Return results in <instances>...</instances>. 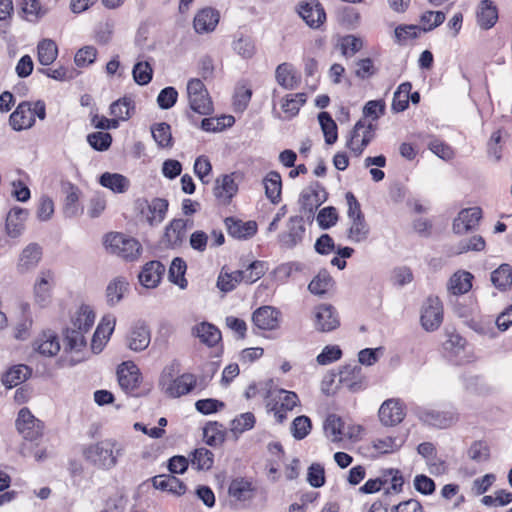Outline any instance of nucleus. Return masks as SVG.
<instances>
[{"label":"nucleus","instance_id":"obj_14","mask_svg":"<svg viewBox=\"0 0 512 512\" xmlns=\"http://www.w3.org/2000/svg\"><path fill=\"white\" fill-rule=\"evenodd\" d=\"M281 312L273 306H262L252 314L253 324L260 330H275L280 325Z\"/></svg>","mask_w":512,"mask_h":512},{"label":"nucleus","instance_id":"obj_19","mask_svg":"<svg viewBox=\"0 0 512 512\" xmlns=\"http://www.w3.org/2000/svg\"><path fill=\"white\" fill-rule=\"evenodd\" d=\"M187 220L182 218L173 219L166 226L162 243L166 248L175 249L183 243L186 237Z\"/></svg>","mask_w":512,"mask_h":512},{"label":"nucleus","instance_id":"obj_62","mask_svg":"<svg viewBox=\"0 0 512 512\" xmlns=\"http://www.w3.org/2000/svg\"><path fill=\"white\" fill-rule=\"evenodd\" d=\"M372 443L375 450L379 453L386 454L398 450L402 446L403 441H397L396 438L387 436L375 439Z\"/></svg>","mask_w":512,"mask_h":512},{"label":"nucleus","instance_id":"obj_30","mask_svg":"<svg viewBox=\"0 0 512 512\" xmlns=\"http://www.w3.org/2000/svg\"><path fill=\"white\" fill-rule=\"evenodd\" d=\"M165 272V266L157 260L146 263L139 274L140 283L146 288H154L159 283Z\"/></svg>","mask_w":512,"mask_h":512},{"label":"nucleus","instance_id":"obj_48","mask_svg":"<svg viewBox=\"0 0 512 512\" xmlns=\"http://www.w3.org/2000/svg\"><path fill=\"white\" fill-rule=\"evenodd\" d=\"M38 60L42 65H50L57 58L58 48L54 41L44 39L38 44Z\"/></svg>","mask_w":512,"mask_h":512},{"label":"nucleus","instance_id":"obj_35","mask_svg":"<svg viewBox=\"0 0 512 512\" xmlns=\"http://www.w3.org/2000/svg\"><path fill=\"white\" fill-rule=\"evenodd\" d=\"M266 197L273 203L277 204L281 200L282 179L277 171H270L263 179Z\"/></svg>","mask_w":512,"mask_h":512},{"label":"nucleus","instance_id":"obj_63","mask_svg":"<svg viewBox=\"0 0 512 512\" xmlns=\"http://www.w3.org/2000/svg\"><path fill=\"white\" fill-rule=\"evenodd\" d=\"M233 50L245 59L251 58L255 53L253 41L249 37L240 36L233 42Z\"/></svg>","mask_w":512,"mask_h":512},{"label":"nucleus","instance_id":"obj_15","mask_svg":"<svg viewBox=\"0 0 512 512\" xmlns=\"http://www.w3.org/2000/svg\"><path fill=\"white\" fill-rule=\"evenodd\" d=\"M405 411L399 399H388L379 408V419L385 426H395L403 421Z\"/></svg>","mask_w":512,"mask_h":512},{"label":"nucleus","instance_id":"obj_58","mask_svg":"<svg viewBox=\"0 0 512 512\" xmlns=\"http://www.w3.org/2000/svg\"><path fill=\"white\" fill-rule=\"evenodd\" d=\"M255 416L251 412L242 413L231 421V431L237 436L252 429L255 425Z\"/></svg>","mask_w":512,"mask_h":512},{"label":"nucleus","instance_id":"obj_5","mask_svg":"<svg viewBox=\"0 0 512 512\" xmlns=\"http://www.w3.org/2000/svg\"><path fill=\"white\" fill-rule=\"evenodd\" d=\"M190 108L200 114L209 115L213 112V103L209 93L200 79H191L187 84Z\"/></svg>","mask_w":512,"mask_h":512},{"label":"nucleus","instance_id":"obj_9","mask_svg":"<svg viewBox=\"0 0 512 512\" xmlns=\"http://www.w3.org/2000/svg\"><path fill=\"white\" fill-rule=\"evenodd\" d=\"M415 414L424 424L439 429L448 428L458 420L457 413L452 410L439 411L435 409L417 407L415 409Z\"/></svg>","mask_w":512,"mask_h":512},{"label":"nucleus","instance_id":"obj_21","mask_svg":"<svg viewBox=\"0 0 512 512\" xmlns=\"http://www.w3.org/2000/svg\"><path fill=\"white\" fill-rule=\"evenodd\" d=\"M35 122L32 104L21 102L9 117V123L15 131L31 128Z\"/></svg>","mask_w":512,"mask_h":512},{"label":"nucleus","instance_id":"obj_44","mask_svg":"<svg viewBox=\"0 0 512 512\" xmlns=\"http://www.w3.org/2000/svg\"><path fill=\"white\" fill-rule=\"evenodd\" d=\"M493 285L501 291H506L512 285V267L502 264L491 273Z\"/></svg>","mask_w":512,"mask_h":512},{"label":"nucleus","instance_id":"obj_61","mask_svg":"<svg viewBox=\"0 0 512 512\" xmlns=\"http://www.w3.org/2000/svg\"><path fill=\"white\" fill-rule=\"evenodd\" d=\"M178 99V92L177 90L172 87L168 86L165 87L160 91V93L157 96V104L158 106L163 110H168L172 108Z\"/></svg>","mask_w":512,"mask_h":512},{"label":"nucleus","instance_id":"obj_43","mask_svg":"<svg viewBox=\"0 0 512 512\" xmlns=\"http://www.w3.org/2000/svg\"><path fill=\"white\" fill-rule=\"evenodd\" d=\"M213 463L214 454L207 448H197L191 453L190 464L197 470H210Z\"/></svg>","mask_w":512,"mask_h":512},{"label":"nucleus","instance_id":"obj_38","mask_svg":"<svg viewBox=\"0 0 512 512\" xmlns=\"http://www.w3.org/2000/svg\"><path fill=\"white\" fill-rule=\"evenodd\" d=\"M129 283L124 277H116L113 279L106 288V302L109 306L118 304L124 293L128 290Z\"/></svg>","mask_w":512,"mask_h":512},{"label":"nucleus","instance_id":"obj_13","mask_svg":"<svg viewBox=\"0 0 512 512\" xmlns=\"http://www.w3.org/2000/svg\"><path fill=\"white\" fill-rule=\"evenodd\" d=\"M298 403L299 398L295 392L280 390L278 400H276L272 405L271 403H268L267 406L270 411L274 412L276 421L281 424L287 418L286 413L288 411H292Z\"/></svg>","mask_w":512,"mask_h":512},{"label":"nucleus","instance_id":"obj_45","mask_svg":"<svg viewBox=\"0 0 512 512\" xmlns=\"http://www.w3.org/2000/svg\"><path fill=\"white\" fill-rule=\"evenodd\" d=\"M229 494L239 501L250 500L253 497L252 484L243 478L234 479L229 486Z\"/></svg>","mask_w":512,"mask_h":512},{"label":"nucleus","instance_id":"obj_41","mask_svg":"<svg viewBox=\"0 0 512 512\" xmlns=\"http://www.w3.org/2000/svg\"><path fill=\"white\" fill-rule=\"evenodd\" d=\"M473 275L466 271H458L454 273L448 283V290L453 295H461L467 293L472 288Z\"/></svg>","mask_w":512,"mask_h":512},{"label":"nucleus","instance_id":"obj_28","mask_svg":"<svg viewBox=\"0 0 512 512\" xmlns=\"http://www.w3.org/2000/svg\"><path fill=\"white\" fill-rule=\"evenodd\" d=\"M33 349L43 356H54L60 351L59 339L53 331H44L34 340Z\"/></svg>","mask_w":512,"mask_h":512},{"label":"nucleus","instance_id":"obj_22","mask_svg":"<svg viewBox=\"0 0 512 512\" xmlns=\"http://www.w3.org/2000/svg\"><path fill=\"white\" fill-rule=\"evenodd\" d=\"M117 377L120 387L126 392H131L139 386L140 372L132 362L122 363L118 367Z\"/></svg>","mask_w":512,"mask_h":512},{"label":"nucleus","instance_id":"obj_31","mask_svg":"<svg viewBox=\"0 0 512 512\" xmlns=\"http://www.w3.org/2000/svg\"><path fill=\"white\" fill-rule=\"evenodd\" d=\"M152 485L155 489L167 491L173 495L181 496L186 492V485L174 475H157L152 479Z\"/></svg>","mask_w":512,"mask_h":512},{"label":"nucleus","instance_id":"obj_49","mask_svg":"<svg viewBox=\"0 0 512 512\" xmlns=\"http://www.w3.org/2000/svg\"><path fill=\"white\" fill-rule=\"evenodd\" d=\"M319 124L323 131L325 142L329 145L337 141V125L328 112H321L318 115Z\"/></svg>","mask_w":512,"mask_h":512},{"label":"nucleus","instance_id":"obj_52","mask_svg":"<svg viewBox=\"0 0 512 512\" xmlns=\"http://www.w3.org/2000/svg\"><path fill=\"white\" fill-rule=\"evenodd\" d=\"M369 231L370 229L365 221V217L352 219L348 230V238L352 242L360 243L368 238Z\"/></svg>","mask_w":512,"mask_h":512},{"label":"nucleus","instance_id":"obj_33","mask_svg":"<svg viewBox=\"0 0 512 512\" xmlns=\"http://www.w3.org/2000/svg\"><path fill=\"white\" fill-rule=\"evenodd\" d=\"M27 216V210L20 207H14L8 212L5 227L10 237L16 238L21 235Z\"/></svg>","mask_w":512,"mask_h":512},{"label":"nucleus","instance_id":"obj_25","mask_svg":"<svg viewBox=\"0 0 512 512\" xmlns=\"http://www.w3.org/2000/svg\"><path fill=\"white\" fill-rule=\"evenodd\" d=\"M151 341L150 330L144 323H136L127 336L128 347L136 352L145 350Z\"/></svg>","mask_w":512,"mask_h":512},{"label":"nucleus","instance_id":"obj_11","mask_svg":"<svg viewBox=\"0 0 512 512\" xmlns=\"http://www.w3.org/2000/svg\"><path fill=\"white\" fill-rule=\"evenodd\" d=\"M326 199L327 192L324 187L319 182H313L301 192L299 203L308 216H313Z\"/></svg>","mask_w":512,"mask_h":512},{"label":"nucleus","instance_id":"obj_32","mask_svg":"<svg viewBox=\"0 0 512 512\" xmlns=\"http://www.w3.org/2000/svg\"><path fill=\"white\" fill-rule=\"evenodd\" d=\"M192 335L209 346L214 347L221 340L220 330L211 323L202 322L192 328Z\"/></svg>","mask_w":512,"mask_h":512},{"label":"nucleus","instance_id":"obj_26","mask_svg":"<svg viewBox=\"0 0 512 512\" xmlns=\"http://www.w3.org/2000/svg\"><path fill=\"white\" fill-rule=\"evenodd\" d=\"M219 12L207 7L200 10L194 17L193 25L197 33H209L215 30L219 22Z\"/></svg>","mask_w":512,"mask_h":512},{"label":"nucleus","instance_id":"obj_1","mask_svg":"<svg viewBox=\"0 0 512 512\" xmlns=\"http://www.w3.org/2000/svg\"><path fill=\"white\" fill-rule=\"evenodd\" d=\"M95 321V314L89 306L83 305L71 318L69 326L63 331L65 352H81L87 345L85 334L90 331Z\"/></svg>","mask_w":512,"mask_h":512},{"label":"nucleus","instance_id":"obj_36","mask_svg":"<svg viewBox=\"0 0 512 512\" xmlns=\"http://www.w3.org/2000/svg\"><path fill=\"white\" fill-rule=\"evenodd\" d=\"M238 190L237 184L230 175L218 178L214 187V195L224 203H228Z\"/></svg>","mask_w":512,"mask_h":512},{"label":"nucleus","instance_id":"obj_60","mask_svg":"<svg viewBox=\"0 0 512 512\" xmlns=\"http://www.w3.org/2000/svg\"><path fill=\"white\" fill-rule=\"evenodd\" d=\"M312 428L311 420L309 417L302 415L296 417L291 425V433L297 440L304 439Z\"/></svg>","mask_w":512,"mask_h":512},{"label":"nucleus","instance_id":"obj_24","mask_svg":"<svg viewBox=\"0 0 512 512\" xmlns=\"http://www.w3.org/2000/svg\"><path fill=\"white\" fill-rule=\"evenodd\" d=\"M42 258V248L37 243L27 245L19 255L17 269L26 273L37 267Z\"/></svg>","mask_w":512,"mask_h":512},{"label":"nucleus","instance_id":"obj_18","mask_svg":"<svg viewBox=\"0 0 512 512\" xmlns=\"http://www.w3.org/2000/svg\"><path fill=\"white\" fill-rule=\"evenodd\" d=\"M340 383L351 392H358L365 387V376L362 367L357 364L343 366L339 372Z\"/></svg>","mask_w":512,"mask_h":512},{"label":"nucleus","instance_id":"obj_6","mask_svg":"<svg viewBox=\"0 0 512 512\" xmlns=\"http://www.w3.org/2000/svg\"><path fill=\"white\" fill-rule=\"evenodd\" d=\"M168 201L163 198H153L148 201L145 198H139L135 202L136 209L140 216L150 225H159L165 218L168 210Z\"/></svg>","mask_w":512,"mask_h":512},{"label":"nucleus","instance_id":"obj_54","mask_svg":"<svg viewBox=\"0 0 512 512\" xmlns=\"http://www.w3.org/2000/svg\"><path fill=\"white\" fill-rule=\"evenodd\" d=\"M186 263L183 259L176 257L173 259L169 268V279L181 289L186 288L187 280L184 275L186 272Z\"/></svg>","mask_w":512,"mask_h":512},{"label":"nucleus","instance_id":"obj_8","mask_svg":"<svg viewBox=\"0 0 512 512\" xmlns=\"http://www.w3.org/2000/svg\"><path fill=\"white\" fill-rule=\"evenodd\" d=\"M375 125L359 120L351 131L347 147L359 157L374 138Z\"/></svg>","mask_w":512,"mask_h":512},{"label":"nucleus","instance_id":"obj_17","mask_svg":"<svg viewBox=\"0 0 512 512\" xmlns=\"http://www.w3.org/2000/svg\"><path fill=\"white\" fill-rule=\"evenodd\" d=\"M482 217V210L479 207L462 209L457 218L453 221V231L462 235L474 230Z\"/></svg>","mask_w":512,"mask_h":512},{"label":"nucleus","instance_id":"obj_20","mask_svg":"<svg viewBox=\"0 0 512 512\" xmlns=\"http://www.w3.org/2000/svg\"><path fill=\"white\" fill-rule=\"evenodd\" d=\"M54 276L50 270L41 271L34 284V301L40 307H46L51 300V288Z\"/></svg>","mask_w":512,"mask_h":512},{"label":"nucleus","instance_id":"obj_51","mask_svg":"<svg viewBox=\"0 0 512 512\" xmlns=\"http://www.w3.org/2000/svg\"><path fill=\"white\" fill-rule=\"evenodd\" d=\"M333 280L326 270L320 271L309 283L308 289L314 295H324L332 286Z\"/></svg>","mask_w":512,"mask_h":512},{"label":"nucleus","instance_id":"obj_37","mask_svg":"<svg viewBox=\"0 0 512 512\" xmlns=\"http://www.w3.org/2000/svg\"><path fill=\"white\" fill-rule=\"evenodd\" d=\"M99 182L114 193H124L130 187L129 179L118 173L105 172L100 176Z\"/></svg>","mask_w":512,"mask_h":512},{"label":"nucleus","instance_id":"obj_2","mask_svg":"<svg viewBox=\"0 0 512 512\" xmlns=\"http://www.w3.org/2000/svg\"><path fill=\"white\" fill-rule=\"evenodd\" d=\"M124 446L115 439H104L84 448L83 456L87 462L100 470H110L124 455Z\"/></svg>","mask_w":512,"mask_h":512},{"label":"nucleus","instance_id":"obj_59","mask_svg":"<svg viewBox=\"0 0 512 512\" xmlns=\"http://www.w3.org/2000/svg\"><path fill=\"white\" fill-rule=\"evenodd\" d=\"M87 142L96 151H106L112 143V136L108 132H93L88 134Z\"/></svg>","mask_w":512,"mask_h":512},{"label":"nucleus","instance_id":"obj_27","mask_svg":"<svg viewBox=\"0 0 512 512\" xmlns=\"http://www.w3.org/2000/svg\"><path fill=\"white\" fill-rule=\"evenodd\" d=\"M62 191L65 194L64 215L69 218L79 215L82 212V208L79 205V188L70 182H65L62 184Z\"/></svg>","mask_w":512,"mask_h":512},{"label":"nucleus","instance_id":"obj_40","mask_svg":"<svg viewBox=\"0 0 512 512\" xmlns=\"http://www.w3.org/2000/svg\"><path fill=\"white\" fill-rule=\"evenodd\" d=\"M31 375V369L23 364L13 366L2 377V383L6 388L11 389L18 386Z\"/></svg>","mask_w":512,"mask_h":512},{"label":"nucleus","instance_id":"obj_12","mask_svg":"<svg viewBox=\"0 0 512 512\" xmlns=\"http://www.w3.org/2000/svg\"><path fill=\"white\" fill-rule=\"evenodd\" d=\"M298 14L311 28H319L326 20V13L318 0L301 2L298 5Z\"/></svg>","mask_w":512,"mask_h":512},{"label":"nucleus","instance_id":"obj_23","mask_svg":"<svg viewBox=\"0 0 512 512\" xmlns=\"http://www.w3.org/2000/svg\"><path fill=\"white\" fill-rule=\"evenodd\" d=\"M224 222L228 234L236 239H248L257 232V223L255 221L244 222L235 217H227Z\"/></svg>","mask_w":512,"mask_h":512},{"label":"nucleus","instance_id":"obj_7","mask_svg":"<svg viewBox=\"0 0 512 512\" xmlns=\"http://www.w3.org/2000/svg\"><path fill=\"white\" fill-rule=\"evenodd\" d=\"M16 428L25 440L36 441L43 435L44 424L27 407L18 412Z\"/></svg>","mask_w":512,"mask_h":512},{"label":"nucleus","instance_id":"obj_3","mask_svg":"<svg viewBox=\"0 0 512 512\" xmlns=\"http://www.w3.org/2000/svg\"><path fill=\"white\" fill-rule=\"evenodd\" d=\"M175 370L173 366L166 367L160 377V385L165 393L173 398L188 394L196 385V378L193 374H182L173 379Z\"/></svg>","mask_w":512,"mask_h":512},{"label":"nucleus","instance_id":"obj_55","mask_svg":"<svg viewBox=\"0 0 512 512\" xmlns=\"http://www.w3.org/2000/svg\"><path fill=\"white\" fill-rule=\"evenodd\" d=\"M243 274L240 270L233 272H221L217 279V287L223 292L234 290L237 284L244 282Z\"/></svg>","mask_w":512,"mask_h":512},{"label":"nucleus","instance_id":"obj_42","mask_svg":"<svg viewBox=\"0 0 512 512\" xmlns=\"http://www.w3.org/2000/svg\"><path fill=\"white\" fill-rule=\"evenodd\" d=\"M151 134L160 148H171L173 146L171 127L168 123L161 122L152 125Z\"/></svg>","mask_w":512,"mask_h":512},{"label":"nucleus","instance_id":"obj_50","mask_svg":"<svg viewBox=\"0 0 512 512\" xmlns=\"http://www.w3.org/2000/svg\"><path fill=\"white\" fill-rule=\"evenodd\" d=\"M324 430L332 442H339L345 435L344 423L337 415H329L325 421Z\"/></svg>","mask_w":512,"mask_h":512},{"label":"nucleus","instance_id":"obj_64","mask_svg":"<svg viewBox=\"0 0 512 512\" xmlns=\"http://www.w3.org/2000/svg\"><path fill=\"white\" fill-rule=\"evenodd\" d=\"M338 220V214L334 207L329 206L321 209L317 215V221L322 229H329Z\"/></svg>","mask_w":512,"mask_h":512},{"label":"nucleus","instance_id":"obj_16","mask_svg":"<svg viewBox=\"0 0 512 512\" xmlns=\"http://www.w3.org/2000/svg\"><path fill=\"white\" fill-rule=\"evenodd\" d=\"M314 325L320 332H330L335 330L340 321L335 308L329 304H321L315 309Z\"/></svg>","mask_w":512,"mask_h":512},{"label":"nucleus","instance_id":"obj_29","mask_svg":"<svg viewBox=\"0 0 512 512\" xmlns=\"http://www.w3.org/2000/svg\"><path fill=\"white\" fill-rule=\"evenodd\" d=\"M304 232L302 217H291L288 223V232L279 235L280 242L283 246L292 248L302 241Z\"/></svg>","mask_w":512,"mask_h":512},{"label":"nucleus","instance_id":"obj_57","mask_svg":"<svg viewBox=\"0 0 512 512\" xmlns=\"http://www.w3.org/2000/svg\"><path fill=\"white\" fill-rule=\"evenodd\" d=\"M133 108V100L123 97L110 105V114L118 119L127 120L130 118V110Z\"/></svg>","mask_w":512,"mask_h":512},{"label":"nucleus","instance_id":"obj_56","mask_svg":"<svg viewBox=\"0 0 512 512\" xmlns=\"http://www.w3.org/2000/svg\"><path fill=\"white\" fill-rule=\"evenodd\" d=\"M267 266L263 261L251 262L245 270H240L243 274V280L247 284H252L259 280L266 272Z\"/></svg>","mask_w":512,"mask_h":512},{"label":"nucleus","instance_id":"obj_34","mask_svg":"<svg viewBox=\"0 0 512 512\" xmlns=\"http://www.w3.org/2000/svg\"><path fill=\"white\" fill-rule=\"evenodd\" d=\"M477 23L484 29L492 28L498 20V11L493 2L490 0H482L477 10Z\"/></svg>","mask_w":512,"mask_h":512},{"label":"nucleus","instance_id":"obj_46","mask_svg":"<svg viewBox=\"0 0 512 512\" xmlns=\"http://www.w3.org/2000/svg\"><path fill=\"white\" fill-rule=\"evenodd\" d=\"M203 438L209 446H221L225 441V432L222 430V425L217 422L208 423L203 429Z\"/></svg>","mask_w":512,"mask_h":512},{"label":"nucleus","instance_id":"obj_47","mask_svg":"<svg viewBox=\"0 0 512 512\" xmlns=\"http://www.w3.org/2000/svg\"><path fill=\"white\" fill-rule=\"evenodd\" d=\"M412 85L410 82H404L399 85L394 93L391 108L394 112H403L409 105V94Z\"/></svg>","mask_w":512,"mask_h":512},{"label":"nucleus","instance_id":"obj_4","mask_svg":"<svg viewBox=\"0 0 512 512\" xmlns=\"http://www.w3.org/2000/svg\"><path fill=\"white\" fill-rule=\"evenodd\" d=\"M104 243L110 253L128 261L138 259L142 251V246L136 239L122 233L108 234Z\"/></svg>","mask_w":512,"mask_h":512},{"label":"nucleus","instance_id":"obj_39","mask_svg":"<svg viewBox=\"0 0 512 512\" xmlns=\"http://www.w3.org/2000/svg\"><path fill=\"white\" fill-rule=\"evenodd\" d=\"M275 78L277 83L287 90L295 89L300 82L295 75L292 65L286 62L277 66Z\"/></svg>","mask_w":512,"mask_h":512},{"label":"nucleus","instance_id":"obj_10","mask_svg":"<svg viewBox=\"0 0 512 512\" xmlns=\"http://www.w3.org/2000/svg\"><path fill=\"white\" fill-rule=\"evenodd\" d=\"M422 327L432 332L437 330L443 321V306L438 297L430 296L422 306L421 317Z\"/></svg>","mask_w":512,"mask_h":512},{"label":"nucleus","instance_id":"obj_53","mask_svg":"<svg viewBox=\"0 0 512 512\" xmlns=\"http://www.w3.org/2000/svg\"><path fill=\"white\" fill-rule=\"evenodd\" d=\"M132 76L134 81L140 86L149 84L153 77L152 65L148 61L136 62L132 69Z\"/></svg>","mask_w":512,"mask_h":512}]
</instances>
